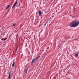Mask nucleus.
I'll use <instances>...</instances> for the list:
<instances>
[{
  "mask_svg": "<svg viewBox=\"0 0 79 79\" xmlns=\"http://www.w3.org/2000/svg\"><path fill=\"white\" fill-rule=\"evenodd\" d=\"M50 19H51V18H50Z\"/></svg>",
  "mask_w": 79,
  "mask_h": 79,
  "instance_id": "a211bd4d",
  "label": "nucleus"
},
{
  "mask_svg": "<svg viewBox=\"0 0 79 79\" xmlns=\"http://www.w3.org/2000/svg\"><path fill=\"white\" fill-rule=\"evenodd\" d=\"M9 6H10V5H8L6 8V10H7L8 9V8H9Z\"/></svg>",
  "mask_w": 79,
  "mask_h": 79,
  "instance_id": "1a4fd4ad",
  "label": "nucleus"
},
{
  "mask_svg": "<svg viewBox=\"0 0 79 79\" xmlns=\"http://www.w3.org/2000/svg\"><path fill=\"white\" fill-rule=\"evenodd\" d=\"M46 24H47V23H46L44 24V26H46Z\"/></svg>",
  "mask_w": 79,
  "mask_h": 79,
  "instance_id": "2eb2a0df",
  "label": "nucleus"
},
{
  "mask_svg": "<svg viewBox=\"0 0 79 79\" xmlns=\"http://www.w3.org/2000/svg\"><path fill=\"white\" fill-rule=\"evenodd\" d=\"M39 58V57H37L35 58V60H37V59Z\"/></svg>",
  "mask_w": 79,
  "mask_h": 79,
  "instance_id": "9b49d317",
  "label": "nucleus"
},
{
  "mask_svg": "<svg viewBox=\"0 0 79 79\" xmlns=\"http://www.w3.org/2000/svg\"><path fill=\"white\" fill-rule=\"evenodd\" d=\"M33 63L32 62H31V65H32V64Z\"/></svg>",
  "mask_w": 79,
  "mask_h": 79,
  "instance_id": "4468645a",
  "label": "nucleus"
},
{
  "mask_svg": "<svg viewBox=\"0 0 79 79\" xmlns=\"http://www.w3.org/2000/svg\"><path fill=\"white\" fill-rule=\"evenodd\" d=\"M48 20H49V19H48V20L46 21V24H47V23H48Z\"/></svg>",
  "mask_w": 79,
  "mask_h": 79,
  "instance_id": "9d476101",
  "label": "nucleus"
},
{
  "mask_svg": "<svg viewBox=\"0 0 79 79\" xmlns=\"http://www.w3.org/2000/svg\"><path fill=\"white\" fill-rule=\"evenodd\" d=\"M27 69H25V75H26L27 73Z\"/></svg>",
  "mask_w": 79,
  "mask_h": 79,
  "instance_id": "39448f33",
  "label": "nucleus"
},
{
  "mask_svg": "<svg viewBox=\"0 0 79 79\" xmlns=\"http://www.w3.org/2000/svg\"><path fill=\"white\" fill-rule=\"evenodd\" d=\"M7 39V38H6L5 39L2 38V40L3 41H5V40H6Z\"/></svg>",
  "mask_w": 79,
  "mask_h": 79,
  "instance_id": "423d86ee",
  "label": "nucleus"
},
{
  "mask_svg": "<svg viewBox=\"0 0 79 79\" xmlns=\"http://www.w3.org/2000/svg\"><path fill=\"white\" fill-rule=\"evenodd\" d=\"M35 59H33V60H32L31 62L34 63L35 61Z\"/></svg>",
  "mask_w": 79,
  "mask_h": 79,
  "instance_id": "0eeeda50",
  "label": "nucleus"
},
{
  "mask_svg": "<svg viewBox=\"0 0 79 79\" xmlns=\"http://www.w3.org/2000/svg\"><path fill=\"white\" fill-rule=\"evenodd\" d=\"M67 79H70L69 78H67Z\"/></svg>",
  "mask_w": 79,
  "mask_h": 79,
  "instance_id": "f3484780",
  "label": "nucleus"
},
{
  "mask_svg": "<svg viewBox=\"0 0 79 79\" xmlns=\"http://www.w3.org/2000/svg\"><path fill=\"white\" fill-rule=\"evenodd\" d=\"M20 6V4H19L18 5V6Z\"/></svg>",
  "mask_w": 79,
  "mask_h": 79,
  "instance_id": "dca6fc26",
  "label": "nucleus"
},
{
  "mask_svg": "<svg viewBox=\"0 0 79 79\" xmlns=\"http://www.w3.org/2000/svg\"><path fill=\"white\" fill-rule=\"evenodd\" d=\"M15 25H16V24H15V23L13 24V26H15Z\"/></svg>",
  "mask_w": 79,
  "mask_h": 79,
  "instance_id": "ddd939ff",
  "label": "nucleus"
},
{
  "mask_svg": "<svg viewBox=\"0 0 79 79\" xmlns=\"http://www.w3.org/2000/svg\"><path fill=\"white\" fill-rule=\"evenodd\" d=\"M39 16H41V15H42V12H41V11H39Z\"/></svg>",
  "mask_w": 79,
  "mask_h": 79,
  "instance_id": "20e7f679",
  "label": "nucleus"
},
{
  "mask_svg": "<svg viewBox=\"0 0 79 79\" xmlns=\"http://www.w3.org/2000/svg\"><path fill=\"white\" fill-rule=\"evenodd\" d=\"M17 3H18V0H16L15 3H14L12 6V8H14V7L16 6V4H17Z\"/></svg>",
  "mask_w": 79,
  "mask_h": 79,
  "instance_id": "f03ea898",
  "label": "nucleus"
},
{
  "mask_svg": "<svg viewBox=\"0 0 79 79\" xmlns=\"http://www.w3.org/2000/svg\"><path fill=\"white\" fill-rule=\"evenodd\" d=\"M79 21L77 20L74 21L70 24V26L72 27H76L79 25Z\"/></svg>",
  "mask_w": 79,
  "mask_h": 79,
  "instance_id": "f257e3e1",
  "label": "nucleus"
},
{
  "mask_svg": "<svg viewBox=\"0 0 79 79\" xmlns=\"http://www.w3.org/2000/svg\"><path fill=\"white\" fill-rule=\"evenodd\" d=\"M78 54H75V56H78Z\"/></svg>",
  "mask_w": 79,
  "mask_h": 79,
  "instance_id": "f8f14e48",
  "label": "nucleus"
},
{
  "mask_svg": "<svg viewBox=\"0 0 79 79\" xmlns=\"http://www.w3.org/2000/svg\"><path fill=\"white\" fill-rule=\"evenodd\" d=\"M10 76H11V72H9V77H8V79H10Z\"/></svg>",
  "mask_w": 79,
  "mask_h": 79,
  "instance_id": "7ed1b4c3",
  "label": "nucleus"
},
{
  "mask_svg": "<svg viewBox=\"0 0 79 79\" xmlns=\"http://www.w3.org/2000/svg\"><path fill=\"white\" fill-rule=\"evenodd\" d=\"M15 65V62H14L12 64V67L14 68V66Z\"/></svg>",
  "mask_w": 79,
  "mask_h": 79,
  "instance_id": "6e6552de",
  "label": "nucleus"
}]
</instances>
